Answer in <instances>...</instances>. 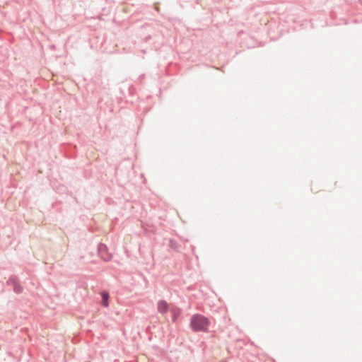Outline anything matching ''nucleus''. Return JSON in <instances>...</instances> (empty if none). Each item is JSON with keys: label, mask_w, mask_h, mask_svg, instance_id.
Returning <instances> with one entry per match:
<instances>
[{"label": "nucleus", "mask_w": 362, "mask_h": 362, "mask_svg": "<svg viewBox=\"0 0 362 362\" xmlns=\"http://www.w3.org/2000/svg\"><path fill=\"white\" fill-rule=\"evenodd\" d=\"M209 325L208 319L201 315H195L192 317L191 327L194 331H206Z\"/></svg>", "instance_id": "nucleus-1"}, {"label": "nucleus", "mask_w": 362, "mask_h": 362, "mask_svg": "<svg viewBox=\"0 0 362 362\" xmlns=\"http://www.w3.org/2000/svg\"><path fill=\"white\" fill-rule=\"evenodd\" d=\"M157 309L160 313L164 314L168 310V304L165 300H159L157 304Z\"/></svg>", "instance_id": "nucleus-2"}, {"label": "nucleus", "mask_w": 362, "mask_h": 362, "mask_svg": "<svg viewBox=\"0 0 362 362\" xmlns=\"http://www.w3.org/2000/svg\"><path fill=\"white\" fill-rule=\"evenodd\" d=\"M102 297H103V305L105 307H107L108 305V294L107 293H102Z\"/></svg>", "instance_id": "nucleus-3"}, {"label": "nucleus", "mask_w": 362, "mask_h": 362, "mask_svg": "<svg viewBox=\"0 0 362 362\" xmlns=\"http://www.w3.org/2000/svg\"><path fill=\"white\" fill-rule=\"evenodd\" d=\"M138 362H148L147 358L144 356H141L138 358Z\"/></svg>", "instance_id": "nucleus-4"}]
</instances>
